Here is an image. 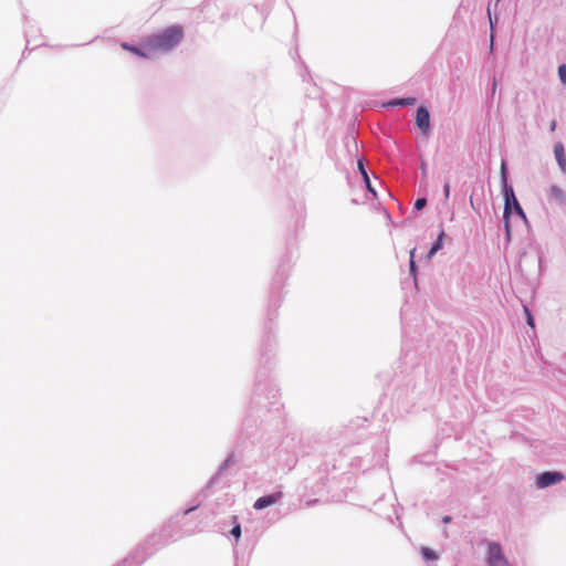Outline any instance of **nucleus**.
<instances>
[{"instance_id":"dca6fc26","label":"nucleus","mask_w":566,"mask_h":566,"mask_svg":"<svg viewBox=\"0 0 566 566\" xmlns=\"http://www.w3.org/2000/svg\"><path fill=\"white\" fill-rule=\"evenodd\" d=\"M417 102L416 97H398L388 102L389 106L406 107L415 105Z\"/></svg>"},{"instance_id":"c85d7f7f","label":"nucleus","mask_w":566,"mask_h":566,"mask_svg":"<svg viewBox=\"0 0 566 566\" xmlns=\"http://www.w3.org/2000/svg\"><path fill=\"white\" fill-rule=\"evenodd\" d=\"M451 520H452V518H451V516L446 515V516L442 518V522H443L444 524H447V523H450V522H451Z\"/></svg>"},{"instance_id":"393cba45","label":"nucleus","mask_w":566,"mask_h":566,"mask_svg":"<svg viewBox=\"0 0 566 566\" xmlns=\"http://www.w3.org/2000/svg\"><path fill=\"white\" fill-rule=\"evenodd\" d=\"M443 195H444V199H449L450 197V182L449 181H446L444 185H443Z\"/></svg>"},{"instance_id":"9d476101","label":"nucleus","mask_w":566,"mask_h":566,"mask_svg":"<svg viewBox=\"0 0 566 566\" xmlns=\"http://www.w3.org/2000/svg\"><path fill=\"white\" fill-rule=\"evenodd\" d=\"M233 463H234V459H233V454L231 453L220 464L218 471L211 476V479L209 480V482L207 484V488L216 485L218 483L221 474L223 473V471L227 470Z\"/></svg>"},{"instance_id":"7c9ffc66","label":"nucleus","mask_w":566,"mask_h":566,"mask_svg":"<svg viewBox=\"0 0 566 566\" xmlns=\"http://www.w3.org/2000/svg\"><path fill=\"white\" fill-rule=\"evenodd\" d=\"M500 1H501V0H496V6L499 4V2H500Z\"/></svg>"},{"instance_id":"423d86ee","label":"nucleus","mask_w":566,"mask_h":566,"mask_svg":"<svg viewBox=\"0 0 566 566\" xmlns=\"http://www.w3.org/2000/svg\"><path fill=\"white\" fill-rule=\"evenodd\" d=\"M486 563L488 566H510L501 544L496 542L489 543Z\"/></svg>"},{"instance_id":"c756f323","label":"nucleus","mask_w":566,"mask_h":566,"mask_svg":"<svg viewBox=\"0 0 566 566\" xmlns=\"http://www.w3.org/2000/svg\"><path fill=\"white\" fill-rule=\"evenodd\" d=\"M491 39H492V40L494 39V35H493V34L491 35ZM491 48H493V43L491 44Z\"/></svg>"},{"instance_id":"a211bd4d","label":"nucleus","mask_w":566,"mask_h":566,"mask_svg":"<svg viewBox=\"0 0 566 566\" xmlns=\"http://www.w3.org/2000/svg\"><path fill=\"white\" fill-rule=\"evenodd\" d=\"M421 557L426 562H431V560L438 559V554L433 549H431L429 547H422L421 548Z\"/></svg>"},{"instance_id":"1a4fd4ad","label":"nucleus","mask_w":566,"mask_h":566,"mask_svg":"<svg viewBox=\"0 0 566 566\" xmlns=\"http://www.w3.org/2000/svg\"><path fill=\"white\" fill-rule=\"evenodd\" d=\"M282 496H283V493L281 491H276V492L260 496L254 502L253 509L256 511L264 510V509L277 503L282 499Z\"/></svg>"},{"instance_id":"cd10ccee","label":"nucleus","mask_w":566,"mask_h":566,"mask_svg":"<svg viewBox=\"0 0 566 566\" xmlns=\"http://www.w3.org/2000/svg\"><path fill=\"white\" fill-rule=\"evenodd\" d=\"M556 125H557V124H556V120H555V119H553V120L549 123V130H551V132H554V130L556 129Z\"/></svg>"},{"instance_id":"6e6552de","label":"nucleus","mask_w":566,"mask_h":566,"mask_svg":"<svg viewBox=\"0 0 566 566\" xmlns=\"http://www.w3.org/2000/svg\"><path fill=\"white\" fill-rule=\"evenodd\" d=\"M416 125L422 132V134H428L430 130V112L423 105L417 108Z\"/></svg>"},{"instance_id":"4be33fe9","label":"nucleus","mask_w":566,"mask_h":566,"mask_svg":"<svg viewBox=\"0 0 566 566\" xmlns=\"http://www.w3.org/2000/svg\"><path fill=\"white\" fill-rule=\"evenodd\" d=\"M558 77L560 82L566 85V63L558 66Z\"/></svg>"},{"instance_id":"f257e3e1","label":"nucleus","mask_w":566,"mask_h":566,"mask_svg":"<svg viewBox=\"0 0 566 566\" xmlns=\"http://www.w3.org/2000/svg\"><path fill=\"white\" fill-rule=\"evenodd\" d=\"M174 539V524L169 522L165 524L159 532L149 535L128 557L115 566H139L159 548L166 546Z\"/></svg>"},{"instance_id":"b1692460","label":"nucleus","mask_w":566,"mask_h":566,"mask_svg":"<svg viewBox=\"0 0 566 566\" xmlns=\"http://www.w3.org/2000/svg\"><path fill=\"white\" fill-rule=\"evenodd\" d=\"M488 15H489V20H490L491 30L493 31L494 23L497 21V15L496 14L494 17L492 15L490 7L488 8Z\"/></svg>"},{"instance_id":"412c9836","label":"nucleus","mask_w":566,"mask_h":566,"mask_svg":"<svg viewBox=\"0 0 566 566\" xmlns=\"http://www.w3.org/2000/svg\"><path fill=\"white\" fill-rule=\"evenodd\" d=\"M427 202L428 201H427V199L424 197L417 198L416 201H415L413 208L417 211H420V210H422L427 206Z\"/></svg>"},{"instance_id":"6ab92c4d","label":"nucleus","mask_w":566,"mask_h":566,"mask_svg":"<svg viewBox=\"0 0 566 566\" xmlns=\"http://www.w3.org/2000/svg\"><path fill=\"white\" fill-rule=\"evenodd\" d=\"M415 251L416 249H412L410 251V260H409V270H410V274L416 277V272H417V264H416V261H415Z\"/></svg>"},{"instance_id":"0eeeda50","label":"nucleus","mask_w":566,"mask_h":566,"mask_svg":"<svg viewBox=\"0 0 566 566\" xmlns=\"http://www.w3.org/2000/svg\"><path fill=\"white\" fill-rule=\"evenodd\" d=\"M565 475L559 471H545L536 476L537 489H546L562 482Z\"/></svg>"},{"instance_id":"f3484780","label":"nucleus","mask_w":566,"mask_h":566,"mask_svg":"<svg viewBox=\"0 0 566 566\" xmlns=\"http://www.w3.org/2000/svg\"><path fill=\"white\" fill-rule=\"evenodd\" d=\"M232 528L230 530V535L238 542L242 535L241 524L237 515H231Z\"/></svg>"},{"instance_id":"2eb2a0df","label":"nucleus","mask_w":566,"mask_h":566,"mask_svg":"<svg viewBox=\"0 0 566 566\" xmlns=\"http://www.w3.org/2000/svg\"><path fill=\"white\" fill-rule=\"evenodd\" d=\"M549 198L557 201L559 205H564L566 202V193L565 191L556 185H553L549 189Z\"/></svg>"},{"instance_id":"ddd939ff","label":"nucleus","mask_w":566,"mask_h":566,"mask_svg":"<svg viewBox=\"0 0 566 566\" xmlns=\"http://www.w3.org/2000/svg\"><path fill=\"white\" fill-rule=\"evenodd\" d=\"M120 46L126 50V51H129L138 56H142V57H148L149 56V53L151 51H148L146 48H145V42L143 43L142 46H137V45H133V44H129L128 42H123L120 44Z\"/></svg>"},{"instance_id":"20e7f679","label":"nucleus","mask_w":566,"mask_h":566,"mask_svg":"<svg viewBox=\"0 0 566 566\" xmlns=\"http://www.w3.org/2000/svg\"><path fill=\"white\" fill-rule=\"evenodd\" d=\"M261 377H263L261 374L256 376L255 388L251 402L260 408H268L276 403L279 389L275 385L265 381V379H261Z\"/></svg>"},{"instance_id":"f8f14e48","label":"nucleus","mask_w":566,"mask_h":566,"mask_svg":"<svg viewBox=\"0 0 566 566\" xmlns=\"http://www.w3.org/2000/svg\"><path fill=\"white\" fill-rule=\"evenodd\" d=\"M358 170L364 179V184H365V187L367 189L368 192H370L374 197L377 196V192L375 190V188L373 187L371 185V181H370V178L368 176V172H367V168L364 164L363 160H358Z\"/></svg>"},{"instance_id":"a878e982","label":"nucleus","mask_w":566,"mask_h":566,"mask_svg":"<svg viewBox=\"0 0 566 566\" xmlns=\"http://www.w3.org/2000/svg\"><path fill=\"white\" fill-rule=\"evenodd\" d=\"M199 506V503H196L193 505H191L190 507L186 509L184 511V516L188 515L189 513H191L192 511H195L197 507Z\"/></svg>"},{"instance_id":"aec40b11","label":"nucleus","mask_w":566,"mask_h":566,"mask_svg":"<svg viewBox=\"0 0 566 566\" xmlns=\"http://www.w3.org/2000/svg\"><path fill=\"white\" fill-rule=\"evenodd\" d=\"M504 222V230H505V241L507 243L512 240V231H511V223L509 219H503Z\"/></svg>"},{"instance_id":"f03ea898","label":"nucleus","mask_w":566,"mask_h":566,"mask_svg":"<svg viewBox=\"0 0 566 566\" xmlns=\"http://www.w3.org/2000/svg\"><path fill=\"white\" fill-rule=\"evenodd\" d=\"M185 32L180 24L169 25L146 38L145 48L151 52H169L184 40Z\"/></svg>"},{"instance_id":"5701e85b","label":"nucleus","mask_w":566,"mask_h":566,"mask_svg":"<svg viewBox=\"0 0 566 566\" xmlns=\"http://www.w3.org/2000/svg\"><path fill=\"white\" fill-rule=\"evenodd\" d=\"M524 312H525V315H526V323H527V325L531 326V327H534L535 323H534V317L532 315V312L528 310L527 306H524Z\"/></svg>"},{"instance_id":"39448f33","label":"nucleus","mask_w":566,"mask_h":566,"mask_svg":"<svg viewBox=\"0 0 566 566\" xmlns=\"http://www.w3.org/2000/svg\"><path fill=\"white\" fill-rule=\"evenodd\" d=\"M285 280L284 273H277L276 276L273 279L272 287H271V298H270V305L268 311V318L269 321H272L275 316L276 308L279 307V300H280V290L283 285V282Z\"/></svg>"},{"instance_id":"9b49d317","label":"nucleus","mask_w":566,"mask_h":566,"mask_svg":"<svg viewBox=\"0 0 566 566\" xmlns=\"http://www.w3.org/2000/svg\"><path fill=\"white\" fill-rule=\"evenodd\" d=\"M554 155L560 170L563 172H566V154L564 145L562 143H556L554 145Z\"/></svg>"},{"instance_id":"4468645a","label":"nucleus","mask_w":566,"mask_h":566,"mask_svg":"<svg viewBox=\"0 0 566 566\" xmlns=\"http://www.w3.org/2000/svg\"><path fill=\"white\" fill-rule=\"evenodd\" d=\"M446 237L444 230L442 229L438 234L436 241L432 243L430 250L427 253V258L431 259L438 251L443 247V239Z\"/></svg>"},{"instance_id":"bb28decb","label":"nucleus","mask_w":566,"mask_h":566,"mask_svg":"<svg viewBox=\"0 0 566 566\" xmlns=\"http://www.w3.org/2000/svg\"><path fill=\"white\" fill-rule=\"evenodd\" d=\"M420 170L422 172V176H426L427 175V165L424 161H421L420 164Z\"/></svg>"},{"instance_id":"7ed1b4c3","label":"nucleus","mask_w":566,"mask_h":566,"mask_svg":"<svg viewBox=\"0 0 566 566\" xmlns=\"http://www.w3.org/2000/svg\"><path fill=\"white\" fill-rule=\"evenodd\" d=\"M507 164L503 159L501 163V169H500V178H501V186H502V193L504 197V210H503V219L511 218L512 214H515L525 224H528V220L526 217L525 211L523 210L522 206L520 205L515 191L512 185L507 181Z\"/></svg>"}]
</instances>
